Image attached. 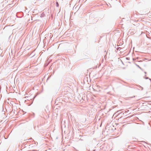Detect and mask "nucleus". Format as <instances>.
<instances>
[{
  "instance_id": "2eb2a0df",
  "label": "nucleus",
  "mask_w": 151,
  "mask_h": 151,
  "mask_svg": "<svg viewBox=\"0 0 151 151\" xmlns=\"http://www.w3.org/2000/svg\"><path fill=\"white\" fill-rule=\"evenodd\" d=\"M17 114H18V113H19V112H17Z\"/></svg>"
},
{
  "instance_id": "ddd939ff",
  "label": "nucleus",
  "mask_w": 151,
  "mask_h": 151,
  "mask_svg": "<svg viewBox=\"0 0 151 151\" xmlns=\"http://www.w3.org/2000/svg\"><path fill=\"white\" fill-rule=\"evenodd\" d=\"M145 74H146V72H145Z\"/></svg>"
},
{
  "instance_id": "20e7f679",
  "label": "nucleus",
  "mask_w": 151,
  "mask_h": 151,
  "mask_svg": "<svg viewBox=\"0 0 151 151\" xmlns=\"http://www.w3.org/2000/svg\"><path fill=\"white\" fill-rule=\"evenodd\" d=\"M56 6H59L58 2H56Z\"/></svg>"
},
{
  "instance_id": "4468645a",
  "label": "nucleus",
  "mask_w": 151,
  "mask_h": 151,
  "mask_svg": "<svg viewBox=\"0 0 151 151\" xmlns=\"http://www.w3.org/2000/svg\"><path fill=\"white\" fill-rule=\"evenodd\" d=\"M112 127H114V126L113 125H111Z\"/></svg>"
},
{
  "instance_id": "dca6fc26",
  "label": "nucleus",
  "mask_w": 151,
  "mask_h": 151,
  "mask_svg": "<svg viewBox=\"0 0 151 151\" xmlns=\"http://www.w3.org/2000/svg\"><path fill=\"white\" fill-rule=\"evenodd\" d=\"M48 117H49V115H48Z\"/></svg>"
},
{
  "instance_id": "f03ea898",
  "label": "nucleus",
  "mask_w": 151,
  "mask_h": 151,
  "mask_svg": "<svg viewBox=\"0 0 151 151\" xmlns=\"http://www.w3.org/2000/svg\"><path fill=\"white\" fill-rule=\"evenodd\" d=\"M46 109H47V111L46 109H45V111H46V112L47 113H49L50 112L49 111V110L47 108H46Z\"/></svg>"
},
{
  "instance_id": "f257e3e1",
  "label": "nucleus",
  "mask_w": 151,
  "mask_h": 151,
  "mask_svg": "<svg viewBox=\"0 0 151 151\" xmlns=\"http://www.w3.org/2000/svg\"><path fill=\"white\" fill-rule=\"evenodd\" d=\"M118 114V115H115L116 117H118V118H121L123 119H126L128 117V116H127V115H126L125 116H122L121 117H120V114Z\"/></svg>"
},
{
  "instance_id": "423d86ee",
  "label": "nucleus",
  "mask_w": 151,
  "mask_h": 151,
  "mask_svg": "<svg viewBox=\"0 0 151 151\" xmlns=\"http://www.w3.org/2000/svg\"><path fill=\"white\" fill-rule=\"evenodd\" d=\"M136 60V59H135L134 58H133V61H134V60Z\"/></svg>"
},
{
  "instance_id": "39448f33",
  "label": "nucleus",
  "mask_w": 151,
  "mask_h": 151,
  "mask_svg": "<svg viewBox=\"0 0 151 151\" xmlns=\"http://www.w3.org/2000/svg\"><path fill=\"white\" fill-rule=\"evenodd\" d=\"M44 15H45V14L43 13L41 14V17H43L44 16Z\"/></svg>"
},
{
  "instance_id": "0eeeda50",
  "label": "nucleus",
  "mask_w": 151,
  "mask_h": 151,
  "mask_svg": "<svg viewBox=\"0 0 151 151\" xmlns=\"http://www.w3.org/2000/svg\"><path fill=\"white\" fill-rule=\"evenodd\" d=\"M137 66L139 68L141 69V67H140L139 65H137Z\"/></svg>"
},
{
  "instance_id": "7ed1b4c3",
  "label": "nucleus",
  "mask_w": 151,
  "mask_h": 151,
  "mask_svg": "<svg viewBox=\"0 0 151 151\" xmlns=\"http://www.w3.org/2000/svg\"><path fill=\"white\" fill-rule=\"evenodd\" d=\"M59 110V109H56L55 110V112H58V111Z\"/></svg>"
},
{
  "instance_id": "9b49d317",
  "label": "nucleus",
  "mask_w": 151,
  "mask_h": 151,
  "mask_svg": "<svg viewBox=\"0 0 151 151\" xmlns=\"http://www.w3.org/2000/svg\"><path fill=\"white\" fill-rule=\"evenodd\" d=\"M4 114V116H5V114Z\"/></svg>"
},
{
  "instance_id": "9d476101",
  "label": "nucleus",
  "mask_w": 151,
  "mask_h": 151,
  "mask_svg": "<svg viewBox=\"0 0 151 151\" xmlns=\"http://www.w3.org/2000/svg\"><path fill=\"white\" fill-rule=\"evenodd\" d=\"M116 114H114V115H113V116H114L115 115H116Z\"/></svg>"
},
{
  "instance_id": "f8f14e48",
  "label": "nucleus",
  "mask_w": 151,
  "mask_h": 151,
  "mask_svg": "<svg viewBox=\"0 0 151 151\" xmlns=\"http://www.w3.org/2000/svg\"><path fill=\"white\" fill-rule=\"evenodd\" d=\"M108 125H107L106 126V127H108Z\"/></svg>"
},
{
  "instance_id": "1a4fd4ad",
  "label": "nucleus",
  "mask_w": 151,
  "mask_h": 151,
  "mask_svg": "<svg viewBox=\"0 0 151 151\" xmlns=\"http://www.w3.org/2000/svg\"><path fill=\"white\" fill-rule=\"evenodd\" d=\"M140 87L142 88V90L143 89V88L142 87Z\"/></svg>"
},
{
  "instance_id": "6e6552de",
  "label": "nucleus",
  "mask_w": 151,
  "mask_h": 151,
  "mask_svg": "<svg viewBox=\"0 0 151 151\" xmlns=\"http://www.w3.org/2000/svg\"><path fill=\"white\" fill-rule=\"evenodd\" d=\"M145 79H149L148 77H146L145 78Z\"/></svg>"
}]
</instances>
